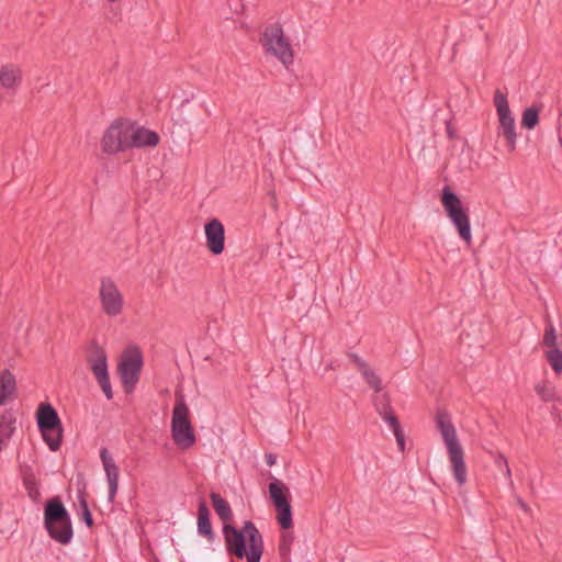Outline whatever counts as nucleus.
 Returning <instances> with one entry per match:
<instances>
[{
    "label": "nucleus",
    "instance_id": "obj_10",
    "mask_svg": "<svg viewBox=\"0 0 562 562\" xmlns=\"http://www.w3.org/2000/svg\"><path fill=\"white\" fill-rule=\"evenodd\" d=\"M128 122L123 119L115 120L104 132L101 147L105 154L114 155L128 149Z\"/></svg>",
    "mask_w": 562,
    "mask_h": 562
},
{
    "label": "nucleus",
    "instance_id": "obj_37",
    "mask_svg": "<svg viewBox=\"0 0 562 562\" xmlns=\"http://www.w3.org/2000/svg\"><path fill=\"white\" fill-rule=\"evenodd\" d=\"M446 132H447L448 138L454 139L457 137V132L453 128V126H452L450 121H448L447 124H446Z\"/></svg>",
    "mask_w": 562,
    "mask_h": 562
},
{
    "label": "nucleus",
    "instance_id": "obj_16",
    "mask_svg": "<svg viewBox=\"0 0 562 562\" xmlns=\"http://www.w3.org/2000/svg\"><path fill=\"white\" fill-rule=\"evenodd\" d=\"M128 148L156 146L159 143V136L156 132L138 127L134 130L133 125L128 123Z\"/></svg>",
    "mask_w": 562,
    "mask_h": 562
},
{
    "label": "nucleus",
    "instance_id": "obj_38",
    "mask_svg": "<svg viewBox=\"0 0 562 562\" xmlns=\"http://www.w3.org/2000/svg\"><path fill=\"white\" fill-rule=\"evenodd\" d=\"M266 462L269 467H272L276 464L277 462V457L272 453H267L266 454Z\"/></svg>",
    "mask_w": 562,
    "mask_h": 562
},
{
    "label": "nucleus",
    "instance_id": "obj_5",
    "mask_svg": "<svg viewBox=\"0 0 562 562\" xmlns=\"http://www.w3.org/2000/svg\"><path fill=\"white\" fill-rule=\"evenodd\" d=\"M36 422L43 440L52 451H58L64 429L56 409L49 403L40 404L36 411Z\"/></svg>",
    "mask_w": 562,
    "mask_h": 562
},
{
    "label": "nucleus",
    "instance_id": "obj_35",
    "mask_svg": "<svg viewBox=\"0 0 562 562\" xmlns=\"http://www.w3.org/2000/svg\"><path fill=\"white\" fill-rule=\"evenodd\" d=\"M348 357L356 364L360 373H362L364 370L369 368V364L357 353L350 352L348 353Z\"/></svg>",
    "mask_w": 562,
    "mask_h": 562
},
{
    "label": "nucleus",
    "instance_id": "obj_22",
    "mask_svg": "<svg viewBox=\"0 0 562 562\" xmlns=\"http://www.w3.org/2000/svg\"><path fill=\"white\" fill-rule=\"evenodd\" d=\"M21 82L20 71L18 69L4 66L0 70V83L7 89H14Z\"/></svg>",
    "mask_w": 562,
    "mask_h": 562
},
{
    "label": "nucleus",
    "instance_id": "obj_11",
    "mask_svg": "<svg viewBox=\"0 0 562 562\" xmlns=\"http://www.w3.org/2000/svg\"><path fill=\"white\" fill-rule=\"evenodd\" d=\"M102 311L110 317L120 315L123 311L124 299L117 285L110 278H102L99 289Z\"/></svg>",
    "mask_w": 562,
    "mask_h": 562
},
{
    "label": "nucleus",
    "instance_id": "obj_19",
    "mask_svg": "<svg viewBox=\"0 0 562 562\" xmlns=\"http://www.w3.org/2000/svg\"><path fill=\"white\" fill-rule=\"evenodd\" d=\"M212 505L214 507V510L216 512L217 516L225 524H228L233 519V512L227 503L226 499H224L218 493L212 492L210 494Z\"/></svg>",
    "mask_w": 562,
    "mask_h": 562
},
{
    "label": "nucleus",
    "instance_id": "obj_6",
    "mask_svg": "<svg viewBox=\"0 0 562 562\" xmlns=\"http://www.w3.org/2000/svg\"><path fill=\"white\" fill-rule=\"evenodd\" d=\"M441 204L447 216L457 228L460 238L470 245L472 235L469 215L463 209L462 202L458 194L453 192L448 186L443 187L442 189Z\"/></svg>",
    "mask_w": 562,
    "mask_h": 562
},
{
    "label": "nucleus",
    "instance_id": "obj_9",
    "mask_svg": "<svg viewBox=\"0 0 562 562\" xmlns=\"http://www.w3.org/2000/svg\"><path fill=\"white\" fill-rule=\"evenodd\" d=\"M269 495L277 510V521L284 530L293 526L289 487L280 480L269 483Z\"/></svg>",
    "mask_w": 562,
    "mask_h": 562
},
{
    "label": "nucleus",
    "instance_id": "obj_24",
    "mask_svg": "<svg viewBox=\"0 0 562 562\" xmlns=\"http://www.w3.org/2000/svg\"><path fill=\"white\" fill-rule=\"evenodd\" d=\"M540 106L531 105L522 112L521 126L526 130H533L539 123Z\"/></svg>",
    "mask_w": 562,
    "mask_h": 562
},
{
    "label": "nucleus",
    "instance_id": "obj_23",
    "mask_svg": "<svg viewBox=\"0 0 562 562\" xmlns=\"http://www.w3.org/2000/svg\"><path fill=\"white\" fill-rule=\"evenodd\" d=\"M23 485L27 492V495L33 501H37L40 497L38 484L35 474L32 470H25L23 472Z\"/></svg>",
    "mask_w": 562,
    "mask_h": 562
},
{
    "label": "nucleus",
    "instance_id": "obj_34",
    "mask_svg": "<svg viewBox=\"0 0 562 562\" xmlns=\"http://www.w3.org/2000/svg\"><path fill=\"white\" fill-rule=\"evenodd\" d=\"M99 385L101 386L104 395L106 396L108 400H112L113 398V391H112V387H111V383H110V376L109 374L104 378H100L97 380Z\"/></svg>",
    "mask_w": 562,
    "mask_h": 562
},
{
    "label": "nucleus",
    "instance_id": "obj_12",
    "mask_svg": "<svg viewBox=\"0 0 562 562\" xmlns=\"http://www.w3.org/2000/svg\"><path fill=\"white\" fill-rule=\"evenodd\" d=\"M142 368L143 356L137 349L127 357H124L119 363L117 370L126 393L133 392L135 385L139 381Z\"/></svg>",
    "mask_w": 562,
    "mask_h": 562
},
{
    "label": "nucleus",
    "instance_id": "obj_26",
    "mask_svg": "<svg viewBox=\"0 0 562 562\" xmlns=\"http://www.w3.org/2000/svg\"><path fill=\"white\" fill-rule=\"evenodd\" d=\"M294 536L292 532H284L280 537L278 551L283 562H290L291 546L293 543Z\"/></svg>",
    "mask_w": 562,
    "mask_h": 562
},
{
    "label": "nucleus",
    "instance_id": "obj_18",
    "mask_svg": "<svg viewBox=\"0 0 562 562\" xmlns=\"http://www.w3.org/2000/svg\"><path fill=\"white\" fill-rule=\"evenodd\" d=\"M210 516L211 513L206 503L201 501L198 507V532L209 541H212L215 535L211 525Z\"/></svg>",
    "mask_w": 562,
    "mask_h": 562
},
{
    "label": "nucleus",
    "instance_id": "obj_17",
    "mask_svg": "<svg viewBox=\"0 0 562 562\" xmlns=\"http://www.w3.org/2000/svg\"><path fill=\"white\" fill-rule=\"evenodd\" d=\"M16 416L12 408L4 409L0 415V451L3 449L4 440H9L16 427Z\"/></svg>",
    "mask_w": 562,
    "mask_h": 562
},
{
    "label": "nucleus",
    "instance_id": "obj_29",
    "mask_svg": "<svg viewBox=\"0 0 562 562\" xmlns=\"http://www.w3.org/2000/svg\"><path fill=\"white\" fill-rule=\"evenodd\" d=\"M362 376L367 384L374 390V392L379 393L382 391V381L379 378V375L375 373L374 370H372L370 367L364 370L362 373Z\"/></svg>",
    "mask_w": 562,
    "mask_h": 562
},
{
    "label": "nucleus",
    "instance_id": "obj_27",
    "mask_svg": "<svg viewBox=\"0 0 562 562\" xmlns=\"http://www.w3.org/2000/svg\"><path fill=\"white\" fill-rule=\"evenodd\" d=\"M78 502L80 506V519L86 524L87 527L91 528L93 526V518L86 499L85 492H79Z\"/></svg>",
    "mask_w": 562,
    "mask_h": 562
},
{
    "label": "nucleus",
    "instance_id": "obj_31",
    "mask_svg": "<svg viewBox=\"0 0 562 562\" xmlns=\"http://www.w3.org/2000/svg\"><path fill=\"white\" fill-rule=\"evenodd\" d=\"M382 417V419L389 424V426L391 427L392 431L395 432L397 429H402L401 425H400V420L397 418V416L395 415V413L392 411L387 412L386 414H382L380 415Z\"/></svg>",
    "mask_w": 562,
    "mask_h": 562
},
{
    "label": "nucleus",
    "instance_id": "obj_40",
    "mask_svg": "<svg viewBox=\"0 0 562 562\" xmlns=\"http://www.w3.org/2000/svg\"><path fill=\"white\" fill-rule=\"evenodd\" d=\"M8 400H10V398L0 394V406L3 405Z\"/></svg>",
    "mask_w": 562,
    "mask_h": 562
},
{
    "label": "nucleus",
    "instance_id": "obj_33",
    "mask_svg": "<svg viewBox=\"0 0 562 562\" xmlns=\"http://www.w3.org/2000/svg\"><path fill=\"white\" fill-rule=\"evenodd\" d=\"M99 385L101 386L104 395L106 396L108 400H112L113 398V391H112V387H111V383H110V376L109 374L104 378H100L97 380Z\"/></svg>",
    "mask_w": 562,
    "mask_h": 562
},
{
    "label": "nucleus",
    "instance_id": "obj_25",
    "mask_svg": "<svg viewBox=\"0 0 562 562\" xmlns=\"http://www.w3.org/2000/svg\"><path fill=\"white\" fill-rule=\"evenodd\" d=\"M544 358L554 373H562V347L544 350Z\"/></svg>",
    "mask_w": 562,
    "mask_h": 562
},
{
    "label": "nucleus",
    "instance_id": "obj_2",
    "mask_svg": "<svg viewBox=\"0 0 562 562\" xmlns=\"http://www.w3.org/2000/svg\"><path fill=\"white\" fill-rule=\"evenodd\" d=\"M436 425L446 443L453 476L459 485H463L467 482V467L463 449L458 440L456 428L451 423L449 414L445 411H438L436 414Z\"/></svg>",
    "mask_w": 562,
    "mask_h": 562
},
{
    "label": "nucleus",
    "instance_id": "obj_4",
    "mask_svg": "<svg viewBox=\"0 0 562 562\" xmlns=\"http://www.w3.org/2000/svg\"><path fill=\"white\" fill-rule=\"evenodd\" d=\"M260 44L266 54L278 58L286 68L293 64V49L279 23L269 24L265 27L260 36Z\"/></svg>",
    "mask_w": 562,
    "mask_h": 562
},
{
    "label": "nucleus",
    "instance_id": "obj_32",
    "mask_svg": "<svg viewBox=\"0 0 562 562\" xmlns=\"http://www.w3.org/2000/svg\"><path fill=\"white\" fill-rule=\"evenodd\" d=\"M495 464L497 465V468L503 471L506 475V477L509 480L510 484L513 485V481H512V471H510V468L508 465V462L506 460V458L503 456V454H498L495 459Z\"/></svg>",
    "mask_w": 562,
    "mask_h": 562
},
{
    "label": "nucleus",
    "instance_id": "obj_1",
    "mask_svg": "<svg viewBox=\"0 0 562 562\" xmlns=\"http://www.w3.org/2000/svg\"><path fill=\"white\" fill-rule=\"evenodd\" d=\"M223 536L227 554L247 562H260L265 543L257 526L251 520H246L241 529L231 524L223 526Z\"/></svg>",
    "mask_w": 562,
    "mask_h": 562
},
{
    "label": "nucleus",
    "instance_id": "obj_8",
    "mask_svg": "<svg viewBox=\"0 0 562 562\" xmlns=\"http://www.w3.org/2000/svg\"><path fill=\"white\" fill-rule=\"evenodd\" d=\"M494 106L498 116V135L504 136L509 153L516 150L517 133L515 117L512 114L508 100L499 89L495 90L493 98Z\"/></svg>",
    "mask_w": 562,
    "mask_h": 562
},
{
    "label": "nucleus",
    "instance_id": "obj_28",
    "mask_svg": "<svg viewBox=\"0 0 562 562\" xmlns=\"http://www.w3.org/2000/svg\"><path fill=\"white\" fill-rule=\"evenodd\" d=\"M535 391L543 402H551L555 398V387L548 382L536 384Z\"/></svg>",
    "mask_w": 562,
    "mask_h": 562
},
{
    "label": "nucleus",
    "instance_id": "obj_15",
    "mask_svg": "<svg viewBox=\"0 0 562 562\" xmlns=\"http://www.w3.org/2000/svg\"><path fill=\"white\" fill-rule=\"evenodd\" d=\"M100 458L109 484V502L113 503L119 488V468L106 448L101 449Z\"/></svg>",
    "mask_w": 562,
    "mask_h": 562
},
{
    "label": "nucleus",
    "instance_id": "obj_14",
    "mask_svg": "<svg viewBox=\"0 0 562 562\" xmlns=\"http://www.w3.org/2000/svg\"><path fill=\"white\" fill-rule=\"evenodd\" d=\"M87 362L97 380L109 374L105 350L94 340L90 344Z\"/></svg>",
    "mask_w": 562,
    "mask_h": 562
},
{
    "label": "nucleus",
    "instance_id": "obj_7",
    "mask_svg": "<svg viewBox=\"0 0 562 562\" xmlns=\"http://www.w3.org/2000/svg\"><path fill=\"white\" fill-rule=\"evenodd\" d=\"M171 434L173 441L182 449H188L195 442V435L189 419V408L180 396L172 411Z\"/></svg>",
    "mask_w": 562,
    "mask_h": 562
},
{
    "label": "nucleus",
    "instance_id": "obj_13",
    "mask_svg": "<svg viewBox=\"0 0 562 562\" xmlns=\"http://www.w3.org/2000/svg\"><path fill=\"white\" fill-rule=\"evenodd\" d=\"M207 249L215 256L221 255L225 249V228L217 218L210 220L204 225Z\"/></svg>",
    "mask_w": 562,
    "mask_h": 562
},
{
    "label": "nucleus",
    "instance_id": "obj_21",
    "mask_svg": "<svg viewBox=\"0 0 562 562\" xmlns=\"http://www.w3.org/2000/svg\"><path fill=\"white\" fill-rule=\"evenodd\" d=\"M16 393V380L9 369L0 372V394L13 398Z\"/></svg>",
    "mask_w": 562,
    "mask_h": 562
},
{
    "label": "nucleus",
    "instance_id": "obj_39",
    "mask_svg": "<svg viewBox=\"0 0 562 562\" xmlns=\"http://www.w3.org/2000/svg\"><path fill=\"white\" fill-rule=\"evenodd\" d=\"M517 502L521 509L525 512L529 510V506L520 497L517 498Z\"/></svg>",
    "mask_w": 562,
    "mask_h": 562
},
{
    "label": "nucleus",
    "instance_id": "obj_20",
    "mask_svg": "<svg viewBox=\"0 0 562 562\" xmlns=\"http://www.w3.org/2000/svg\"><path fill=\"white\" fill-rule=\"evenodd\" d=\"M541 346L544 350L562 347V334L555 330V327L549 319L543 330Z\"/></svg>",
    "mask_w": 562,
    "mask_h": 562
},
{
    "label": "nucleus",
    "instance_id": "obj_36",
    "mask_svg": "<svg viewBox=\"0 0 562 562\" xmlns=\"http://www.w3.org/2000/svg\"><path fill=\"white\" fill-rule=\"evenodd\" d=\"M394 436H395V439H396V442H397V446H398V449L401 451H404L405 450V435H404V431L403 429H397L395 432H393Z\"/></svg>",
    "mask_w": 562,
    "mask_h": 562
},
{
    "label": "nucleus",
    "instance_id": "obj_3",
    "mask_svg": "<svg viewBox=\"0 0 562 562\" xmlns=\"http://www.w3.org/2000/svg\"><path fill=\"white\" fill-rule=\"evenodd\" d=\"M44 526L49 537L60 544H68L74 537L71 518L58 497L49 498L44 507Z\"/></svg>",
    "mask_w": 562,
    "mask_h": 562
},
{
    "label": "nucleus",
    "instance_id": "obj_30",
    "mask_svg": "<svg viewBox=\"0 0 562 562\" xmlns=\"http://www.w3.org/2000/svg\"><path fill=\"white\" fill-rule=\"evenodd\" d=\"M373 405L379 415L392 411L391 401L387 394H381L373 397Z\"/></svg>",
    "mask_w": 562,
    "mask_h": 562
}]
</instances>
